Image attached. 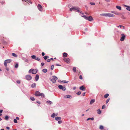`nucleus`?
<instances>
[{"mask_svg": "<svg viewBox=\"0 0 130 130\" xmlns=\"http://www.w3.org/2000/svg\"><path fill=\"white\" fill-rule=\"evenodd\" d=\"M62 122L61 121V120H60V121H58V123L59 124H61V123H62Z\"/></svg>", "mask_w": 130, "mask_h": 130, "instance_id": "ea45409f", "label": "nucleus"}, {"mask_svg": "<svg viewBox=\"0 0 130 130\" xmlns=\"http://www.w3.org/2000/svg\"><path fill=\"white\" fill-rule=\"evenodd\" d=\"M53 78L51 79V80L53 83H55L56 82V80L58 79L57 77L54 76H53L52 77Z\"/></svg>", "mask_w": 130, "mask_h": 130, "instance_id": "20e7f679", "label": "nucleus"}, {"mask_svg": "<svg viewBox=\"0 0 130 130\" xmlns=\"http://www.w3.org/2000/svg\"><path fill=\"white\" fill-rule=\"evenodd\" d=\"M51 61L50 60V59H47V61L48 62H50Z\"/></svg>", "mask_w": 130, "mask_h": 130, "instance_id": "6e6d98bb", "label": "nucleus"}, {"mask_svg": "<svg viewBox=\"0 0 130 130\" xmlns=\"http://www.w3.org/2000/svg\"><path fill=\"white\" fill-rule=\"evenodd\" d=\"M105 105H103L102 107V109H103L104 108H105Z\"/></svg>", "mask_w": 130, "mask_h": 130, "instance_id": "09e8293b", "label": "nucleus"}, {"mask_svg": "<svg viewBox=\"0 0 130 130\" xmlns=\"http://www.w3.org/2000/svg\"><path fill=\"white\" fill-rule=\"evenodd\" d=\"M95 101V100L94 99H92L91 100L90 102V104L92 105V104Z\"/></svg>", "mask_w": 130, "mask_h": 130, "instance_id": "a211bd4d", "label": "nucleus"}, {"mask_svg": "<svg viewBox=\"0 0 130 130\" xmlns=\"http://www.w3.org/2000/svg\"><path fill=\"white\" fill-rule=\"evenodd\" d=\"M9 118V117L7 116H5V119L6 120H7Z\"/></svg>", "mask_w": 130, "mask_h": 130, "instance_id": "e433bc0d", "label": "nucleus"}, {"mask_svg": "<svg viewBox=\"0 0 130 130\" xmlns=\"http://www.w3.org/2000/svg\"><path fill=\"white\" fill-rule=\"evenodd\" d=\"M32 69H31L29 70L28 72L29 73H31V72H32Z\"/></svg>", "mask_w": 130, "mask_h": 130, "instance_id": "49530a36", "label": "nucleus"}, {"mask_svg": "<svg viewBox=\"0 0 130 130\" xmlns=\"http://www.w3.org/2000/svg\"><path fill=\"white\" fill-rule=\"evenodd\" d=\"M4 61L7 63H10L11 61V60L10 59H7L5 60Z\"/></svg>", "mask_w": 130, "mask_h": 130, "instance_id": "2eb2a0df", "label": "nucleus"}, {"mask_svg": "<svg viewBox=\"0 0 130 130\" xmlns=\"http://www.w3.org/2000/svg\"><path fill=\"white\" fill-rule=\"evenodd\" d=\"M73 71L75 72L76 71V68L75 67H73Z\"/></svg>", "mask_w": 130, "mask_h": 130, "instance_id": "473e14b6", "label": "nucleus"}, {"mask_svg": "<svg viewBox=\"0 0 130 130\" xmlns=\"http://www.w3.org/2000/svg\"><path fill=\"white\" fill-rule=\"evenodd\" d=\"M62 82H63L64 83H67L68 82V81H66L65 80H62L61 81Z\"/></svg>", "mask_w": 130, "mask_h": 130, "instance_id": "72a5a7b5", "label": "nucleus"}, {"mask_svg": "<svg viewBox=\"0 0 130 130\" xmlns=\"http://www.w3.org/2000/svg\"><path fill=\"white\" fill-rule=\"evenodd\" d=\"M22 1L26 2L27 3H29L32 4V3L30 0H22Z\"/></svg>", "mask_w": 130, "mask_h": 130, "instance_id": "ddd939ff", "label": "nucleus"}, {"mask_svg": "<svg viewBox=\"0 0 130 130\" xmlns=\"http://www.w3.org/2000/svg\"><path fill=\"white\" fill-rule=\"evenodd\" d=\"M54 65H52L51 66V69L52 70L54 69Z\"/></svg>", "mask_w": 130, "mask_h": 130, "instance_id": "3c124183", "label": "nucleus"}, {"mask_svg": "<svg viewBox=\"0 0 130 130\" xmlns=\"http://www.w3.org/2000/svg\"><path fill=\"white\" fill-rule=\"evenodd\" d=\"M91 120H93L94 119V118H90Z\"/></svg>", "mask_w": 130, "mask_h": 130, "instance_id": "0e129e2a", "label": "nucleus"}, {"mask_svg": "<svg viewBox=\"0 0 130 130\" xmlns=\"http://www.w3.org/2000/svg\"><path fill=\"white\" fill-rule=\"evenodd\" d=\"M7 63H6L5 62V61L4 62V66H5L6 67L7 66Z\"/></svg>", "mask_w": 130, "mask_h": 130, "instance_id": "de8ad7c7", "label": "nucleus"}, {"mask_svg": "<svg viewBox=\"0 0 130 130\" xmlns=\"http://www.w3.org/2000/svg\"><path fill=\"white\" fill-rule=\"evenodd\" d=\"M3 112V110H0V113H2Z\"/></svg>", "mask_w": 130, "mask_h": 130, "instance_id": "774afa93", "label": "nucleus"}, {"mask_svg": "<svg viewBox=\"0 0 130 130\" xmlns=\"http://www.w3.org/2000/svg\"><path fill=\"white\" fill-rule=\"evenodd\" d=\"M49 58V57L47 56H45L43 57V58L45 60H46L47 58Z\"/></svg>", "mask_w": 130, "mask_h": 130, "instance_id": "7c9ffc66", "label": "nucleus"}, {"mask_svg": "<svg viewBox=\"0 0 130 130\" xmlns=\"http://www.w3.org/2000/svg\"><path fill=\"white\" fill-rule=\"evenodd\" d=\"M30 99L32 101H34L35 100V98H34L33 97H32V96H31L30 97Z\"/></svg>", "mask_w": 130, "mask_h": 130, "instance_id": "c9c22d12", "label": "nucleus"}, {"mask_svg": "<svg viewBox=\"0 0 130 130\" xmlns=\"http://www.w3.org/2000/svg\"><path fill=\"white\" fill-rule=\"evenodd\" d=\"M61 90H62L63 91H64L66 90V88L64 87H63V88L62 89H61Z\"/></svg>", "mask_w": 130, "mask_h": 130, "instance_id": "a18cd8bd", "label": "nucleus"}, {"mask_svg": "<svg viewBox=\"0 0 130 130\" xmlns=\"http://www.w3.org/2000/svg\"><path fill=\"white\" fill-rule=\"evenodd\" d=\"M18 64H17L15 65V68H17L18 67Z\"/></svg>", "mask_w": 130, "mask_h": 130, "instance_id": "8fccbe9b", "label": "nucleus"}, {"mask_svg": "<svg viewBox=\"0 0 130 130\" xmlns=\"http://www.w3.org/2000/svg\"><path fill=\"white\" fill-rule=\"evenodd\" d=\"M13 122L14 123H17L18 122L17 120L15 119L14 120Z\"/></svg>", "mask_w": 130, "mask_h": 130, "instance_id": "58836bf2", "label": "nucleus"}, {"mask_svg": "<svg viewBox=\"0 0 130 130\" xmlns=\"http://www.w3.org/2000/svg\"><path fill=\"white\" fill-rule=\"evenodd\" d=\"M90 4H91V5H94L95 4V3H92V2H90Z\"/></svg>", "mask_w": 130, "mask_h": 130, "instance_id": "a19ab883", "label": "nucleus"}, {"mask_svg": "<svg viewBox=\"0 0 130 130\" xmlns=\"http://www.w3.org/2000/svg\"><path fill=\"white\" fill-rule=\"evenodd\" d=\"M105 0L107 2H109L110 1V0Z\"/></svg>", "mask_w": 130, "mask_h": 130, "instance_id": "338daca9", "label": "nucleus"}, {"mask_svg": "<svg viewBox=\"0 0 130 130\" xmlns=\"http://www.w3.org/2000/svg\"><path fill=\"white\" fill-rule=\"evenodd\" d=\"M25 77L26 79L28 80H30L32 78L31 76L29 75H27Z\"/></svg>", "mask_w": 130, "mask_h": 130, "instance_id": "39448f33", "label": "nucleus"}, {"mask_svg": "<svg viewBox=\"0 0 130 130\" xmlns=\"http://www.w3.org/2000/svg\"><path fill=\"white\" fill-rule=\"evenodd\" d=\"M12 55L13 56L15 57H17V55L16 54L13 53H12Z\"/></svg>", "mask_w": 130, "mask_h": 130, "instance_id": "2f4dec72", "label": "nucleus"}, {"mask_svg": "<svg viewBox=\"0 0 130 130\" xmlns=\"http://www.w3.org/2000/svg\"><path fill=\"white\" fill-rule=\"evenodd\" d=\"M36 84L35 83H33L32 85H31V87L32 88H34L36 87Z\"/></svg>", "mask_w": 130, "mask_h": 130, "instance_id": "412c9836", "label": "nucleus"}, {"mask_svg": "<svg viewBox=\"0 0 130 130\" xmlns=\"http://www.w3.org/2000/svg\"><path fill=\"white\" fill-rule=\"evenodd\" d=\"M81 16L82 17H83L85 19L90 21H91L93 20V18L91 16L89 17H87L85 15L82 16L81 15Z\"/></svg>", "mask_w": 130, "mask_h": 130, "instance_id": "7ed1b4c3", "label": "nucleus"}, {"mask_svg": "<svg viewBox=\"0 0 130 130\" xmlns=\"http://www.w3.org/2000/svg\"><path fill=\"white\" fill-rule=\"evenodd\" d=\"M17 120H19V118L18 117H17L16 118V119Z\"/></svg>", "mask_w": 130, "mask_h": 130, "instance_id": "e2e57ef3", "label": "nucleus"}, {"mask_svg": "<svg viewBox=\"0 0 130 130\" xmlns=\"http://www.w3.org/2000/svg\"><path fill=\"white\" fill-rule=\"evenodd\" d=\"M37 103H38L39 104H40V103L39 101H37Z\"/></svg>", "mask_w": 130, "mask_h": 130, "instance_id": "680f3d73", "label": "nucleus"}, {"mask_svg": "<svg viewBox=\"0 0 130 130\" xmlns=\"http://www.w3.org/2000/svg\"><path fill=\"white\" fill-rule=\"evenodd\" d=\"M100 129H102L104 128V127L102 125H101L100 126Z\"/></svg>", "mask_w": 130, "mask_h": 130, "instance_id": "f704fd0d", "label": "nucleus"}, {"mask_svg": "<svg viewBox=\"0 0 130 130\" xmlns=\"http://www.w3.org/2000/svg\"><path fill=\"white\" fill-rule=\"evenodd\" d=\"M98 113V114H100L101 113V111L100 110V109H99L97 110Z\"/></svg>", "mask_w": 130, "mask_h": 130, "instance_id": "393cba45", "label": "nucleus"}, {"mask_svg": "<svg viewBox=\"0 0 130 130\" xmlns=\"http://www.w3.org/2000/svg\"><path fill=\"white\" fill-rule=\"evenodd\" d=\"M109 94L108 93H106V94L104 96V97L105 98H107L109 96Z\"/></svg>", "mask_w": 130, "mask_h": 130, "instance_id": "5701e85b", "label": "nucleus"}, {"mask_svg": "<svg viewBox=\"0 0 130 130\" xmlns=\"http://www.w3.org/2000/svg\"><path fill=\"white\" fill-rule=\"evenodd\" d=\"M91 120L90 118H89L87 119V121H88V120Z\"/></svg>", "mask_w": 130, "mask_h": 130, "instance_id": "052dcab7", "label": "nucleus"}, {"mask_svg": "<svg viewBox=\"0 0 130 130\" xmlns=\"http://www.w3.org/2000/svg\"><path fill=\"white\" fill-rule=\"evenodd\" d=\"M63 57H64V56L67 57V55H68L67 53H65V52L64 53H63Z\"/></svg>", "mask_w": 130, "mask_h": 130, "instance_id": "cd10ccee", "label": "nucleus"}, {"mask_svg": "<svg viewBox=\"0 0 130 130\" xmlns=\"http://www.w3.org/2000/svg\"><path fill=\"white\" fill-rule=\"evenodd\" d=\"M40 60V59L38 57H37V58H36V60H37L38 61H39Z\"/></svg>", "mask_w": 130, "mask_h": 130, "instance_id": "c03bdc74", "label": "nucleus"}, {"mask_svg": "<svg viewBox=\"0 0 130 130\" xmlns=\"http://www.w3.org/2000/svg\"><path fill=\"white\" fill-rule=\"evenodd\" d=\"M31 57L33 59H36V56L34 55H33L31 56Z\"/></svg>", "mask_w": 130, "mask_h": 130, "instance_id": "c756f323", "label": "nucleus"}, {"mask_svg": "<svg viewBox=\"0 0 130 130\" xmlns=\"http://www.w3.org/2000/svg\"><path fill=\"white\" fill-rule=\"evenodd\" d=\"M101 15H102L103 16H104L105 17H107V13H103L101 14Z\"/></svg>", "mask_w": 130, "mask_h": 130, "instance_id": "bb28decb", "label": "nucleus"}, {"mask_svg": "<svg viewBox=\"0 0 130 130\" xmlns=\"http://www.w3.org/2000/svg\"><path fill=\"white\" fill-rule=\"evenodd\" d=\"M46 102L48 103L49 104H52V102L50 101H46Z\"/></svg>", "mask_w": 130, "mask_h": 130, "instance_id": "b1692460", "label": "nucleus"}, {"mask_svg": "<svg viewBox=\"0 0 130 130\" xmlns=\"http://www.w3.org/2000/svg\"><path fill=\"white\" fill-rule=\"evenodd\" d=\"M57 115V114H56L55 113H53L51 115V117L52 118H54Z\"/></svg>", "mask_w": 130, "mask_h": 130, "instance_id": "6ab92c4d", "label": "nucleus"}, {"mask_svg": "<svg viewBox=\"0 0 130 130\" xmlns=\"http://www.w3.org/2000/svg\"><path fill=\"white\" fill-rule=\"evenodd\" d=\"M41 66L42 67L44 65V63L43 62H42L41 63Z\"/></svg>", "mask_w": 130, "mask_h": 130, "instance_id": "864d4df0", "label": "nucleus"}, {"mask_svg": "<svg viewBox=\"0 0 130 130\" xmlns=\"http://www.w3.org/2000/svg\"><path fill=\"white\" fill-rule=\"evenodd\" d=\"M79 13H80L81 14L80 15H82V16H84L83 15L84 13L82 11H80V12Z\"/></svg>", "mask_w": 130, "mask_h": 130, "instance_id": "4c0bfd02", "label": "nucleus"}, {"mask_svg": "<svg viewBox=\"0 0 130 130\" xmlns=\"http://www.w3.org/2000/svg\"><path fill=\"white\" fill-rule=\"evenodd\" d=\"M39 78V76L38 74H37L36 75L35 77V80L36 81L38 80Z\"/></svg>", "mask_w": 130, "mask_h": 130, "instance_id": "dca6fc26", "label": "nucleus"}, {"mask_svg": "<svg viewBox=\"0 0 130 130\" xmlns=\"http://www.w3.org/2000/svg\"><path fill=\"white\" fill-rule=\"evenodd\" d=\"M122 36L121 37L120 39V40L121 41H123L125 37V36L123 34H121Z\"/></svg>", "mask_w": 130, "mask_h": 130, "instance_id": "423d86ee", "label": "nucleus"}, {"mask_svg": "<svg viewBox=\"0 0 130 130\" xmlns=\"http://www.w3.org/2000/svg\"><path fill=\"white\" fill-rule=\"evenodd\" d=\"M64 61L67 63H69L70 62V59L69 58H64L63 59Z\"/></svg>", "mask_w": 130, "mask_h": 130, "instance_id": "6e6552de", "label": "nucleus"}, {"mask_svg": "<svg viewBox=\"0 0 130 130\" xmlns=\"http://www.w3.org/2000/svg\"><path fill=\"white\" fill-rule=\"evenodd\" d=\"M76 87H74L73 88V89L74 90H75L76 89Z\"/></svg>", "mask_w": 130, "mask_h": 130, "instance_id": "bf43d9fd", "label": "nucleus"}, {"mask_svg": "<svg viewBox=\"0 0 130 130\" xmlns=\"http://www.w3.org/2000/svg\"><path fill=\"white\" fill-rule=\"evenodd\" d=\"M17 82L18 84H20V81L19 80H18L17 81Z\"/></svg>", "mask_w": 130, "mask_h": 130, "instance_id": "5fc2aeb1", "label": "nucleus"}, {"mask_svg": "<svg viewBox=\"0 0 130 130\" xmlns=\"http://www.w3.org/2000/svg\"><path fill=\"white\" fill-rule=\"evenodd\" d=\"M6 128L8 129H9L10 128L9 127H6Z\"/></svg>", "mask_w": 130, "mask_h": 130, "instance_id": "69168bd1", "label": "nucleus"}, {"mask_svg": "<svg viewBox=\"0 0 130 130\" xmlns=\"http://www.w3.org/2000/svg\"><path fill=\"white\" fill-rule=\"evenodd\" d=\"M109 100H110V99H107V100L106 101V104H107L108 103V102L109 101Z\"/></svg>", "mask_w": 130, "mask_h": 130, "instance_id": "37998d69", "label": "nucleus"}, {"mask_svg": "<svg viewBox=\"0 0 130 130\" xmlns=\"http://www.w3.org/2000/svg\"><path fill=\"white\" fill-rule=\"evenodd\" d=\"M37 7L38 9L40 11H42V7L39 4H38L37 5Z\"/></svg>", "mask_w": 130, "mask_h": 130, "instance_id": "0eeeda50", "label": "nucleus"}, {"mask_svg": "<svg viewBox=\"0 0 130 130\" xmlns=\"http://www.w3.org/2000/svg\"><path fill=\"white\" fill-rule=\"evenodd\" d=\"M114 14H115L117 15H119V13H118L117 12V13H113Z\"/></svg>", "mask_w": 130, "mask_h": 130, "instance_id": "4d7b16f0", "label": "nucleus"}, {"mask_svg": "<svg viewBox=\"0 0 130 130\" xmlns=\"http://www.w3.org/2000/svg\"><path fill=\"white\" fill-rule=\"evenodd\" d=\"M115 15L112 14L107 13V17H113Z\"/></svg>", "mask_w": 130, "mask_h": 130, "instance_id": "9d476101", "label": "nucleus"}, {"mask_svg": "<svg viewBox=\"0 0 130 130\" xmlns=\"http://www.w3.org/2000/svg\"><path fill=\"white\" fill-rule=\"evenodd\" d=\"M35 95L36 96H40L44 98L45 97L43 93H41L38 91H37L35 92Z\"/></svg>", "mask_w": 130, "mask_h": 130, "instance_id": "f03ea898", "label": "nucleus"}, {"mask_svg": "<svg viewBox=\"0 0 130 130\" xmlns=\"http://www.w3.org/2000/svg\"><path fill=\"white\" fill-rule=\"evenodd\" d=\"M47 70L46 69H44L42 70V72L44 73L46 72H47Z\"/></svg>", "mask_w": 130, "mask_h": 130, "instance_id": "4be33fe9", "label": "nucleus"}, {"mask_svg": "<svg viewBox=\"0 0 130 130\" xmlns=\"http://www.w3.org/2000/svg\"><path fill=\"white\" fill-rule=\"evenodd\" d=\"M64 98H68V99H72V97L70 95H68L65 96H64Z\"/></svg>", "mask_w": 130, "mask_h": 130, "instance_id": "1a4fd4ad", "label": "nucleus"}, {"mask_svg": "<svg viewBox=\"0 0 130 130\" xmlns=\"http://www.w3.org/2000/svg\"><path fill=\"white\" fill-rule=\"evenodd\" d=\"M37 73V71L36 70L34 69H32V74H35Z\"/></svg>", "mask_w": 130, "mask_h": 130, "instance_id": "9b49d317", "label": "nucleus"}, {"mask_svg": "<svg viewBox=\"0 0 130 130\" xmlns=\"http://www.w3.org/2000/svg\"><path fill=\"white\" fill-rule=\"evenodd\" d=\"M41 54L42 56H44L45 55V53L44 52H42Z\"/></svg>", "mask_w": 130, "mask_h": 130, "instance_id": "13d9d810", "label": "nucleus"}, {"mask_svg": "<svg viewBox=\"0 0 130 130\" xmlns=\"http://www.w3.org/2000/svg\"><path fill=\"white\" fill-rule=\"evenodd\" d=\"M79 78L80 79H83V78H82V76L81 75H80V76H79Z\"/></svg>", "mask_w": 130, "mask_h": 130, "instance_id": "603ef678", "label": "nucleus"}, {"mask_svg": "<svg viewBox=\"0 0 130 130\" xmlns=\"http://www.w3.org/2000/svg\"><path fill=\"white\" fill-rule=\"evenodd\" d=\"M126 9L127 10L130 11V6H128V7L126 8Z\"/></svg>", "mask_w": 130, "mask_h": 130, "instance_id": "a878e982", "label": "nucleus"}, {"mask_svg": "<svg viewBox=\"0 0 130 130\" xmlns=\"http://www.w3.org/2000/svg\"><path fill=\"white\" fill-rule=\"evenodd\" d=\"M116 7L118 9H119L120 10H121V6H117Z\"/></svg>", "mask_w": 130, "mask_h": 130, "instance_id": "aec40b11", "label": "nucleus"}, {"mask_svg": "<svg viewBox=\"0 0 130 130\" xmlns=\"http://www.w3.org/2000/svg\"><path fill=\"white\" fill-rule=\"evenodd\" d=\"M117 27L118 28L120 27L122 29H124L125 28V27L124 26L121 25H120L119 26H117Z\"/></svg>", "mask_w": 130, "mask_h": 130, "instance_id": "4468645a", "label": "nucleus"}, {"mask_svg": "<svg viewBox=\"0 0 130 130\" xmlns=\"http://www.w3.org/2000/svg\"><path fill=\"white\" fill-rule=\"evenodd\" d=\"M80 9L78 7H74L70 8V10L71 11H76L78 12H80Z\"/></svg>", "mask_w": 130, "mask_h": 130, "instance_id": "f257e3e1", "label": "nucleus"}, {"mask_svg": "<svg viewBox=\"0 0 130 130\" xmlns=\"http://www.w3.org/2000/svg\"><path fill=\"white\" fill-rule=\"evenodd\" d=\"M79 89L81 90H83V91H85L86 90L85 88L83 86L80 87Z\"/></svg>", "mask_w": 130, "mask_h": 130, "instance_id": "f8f14e48", "label": "nucleus"}, {"mask_svg": "<svg viewBox=\"0 0 130 130\" xmlns=\"http://www.w3.org/2000/svg\"><path fill=\"white\" fill-rule=\"evenodd\" d=\"M81 94V92L80 91H79L76 93V94L78 95H80Z\"/></svg>", "mask_w": 130, "mask_h": 130, "instance_id": "79ce46f5", "label": "nucleus"}, {"mask_svg": "<svg viewBox=\"0 0 130 130\" xmlns=\"http://www.w3.org/2000/svg\"><path fill=\"white\" fill-rule=\"evenodd\" d=\"M55 120L57 121H59L61 119V117H56L55 118Z\"/></svg>", "mask_w": 130, "mask_h": 130, "instance_id": "f3484780", "label": "nucleus"}, {"mask_svg": "<svg viewBox=\"0 0 130 130\" xmlns=\"http://www.w3.org/2000/svg\"><path fill=\"white\" fill-rule=\"evenodd\" d=\"M58 88L59 89H61L63 88V86L61 85H59L58 86Z\"/></svg>", "mask_w": 130, "mask_h": 130, "instance_id": "c85d7f7f", "label": "nucleus"}]
</instances>
